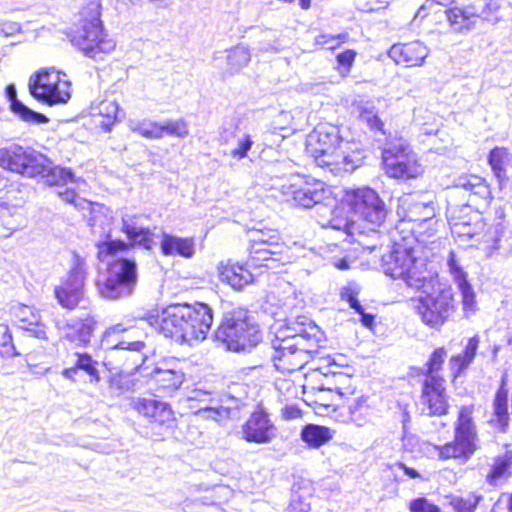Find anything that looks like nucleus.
Instances as JSON below:
<instances>
[{
    "instance_id": "nucleus-1",
    "label": "nucleus",
    "mask_w": 512,
    "mask_h": 512,
    "mask_svg": "<svg viewBox=\"0 0 512 512\" xmlns=\"http://www.w3.org/2000/svg\"><path fill=\"white\" fill-rule=\"evenodd\" d=\"M325 341L322 330L306 316L281 327L271 342L277 370L294 372L303 368Z\"/></svg>"
},
{
    "instance_id": "nucleus-2",
    "label": "nucleus",
    "mask_w": 512,
    "mask_h": 512,
    "mask_svg": "<svg viewBox=\"0 0 512 512\" xmlns=\"http://www.w3.org/2000/svg\"><path fill=\"white\" fill-rule=\"evenodd\" d=\"M149 323L167 338L193 345L206 338L213 323L212 309L204 303L173 304L160 314L150 315Z\"/></svg>"
},
{
    "instance_id": "nucleus-3",
    "label": "nucleus",
    "mask_w": 512,
    "mask_h": 512,
    "mask_svg": "<svg viewBox=\"0 0 512 512\" xmlns=\"http://www.w3.org/2000/svg\"><path fill=\"white\" fill-rule=\"evenodd\" d=\"M306 150L317 166L334 175L353 172L365 158L360 144L340 138L335 127H317L307 138Z\"/></svg>"
},
{
    "instance_id": "nucleus-4",
    "label": "nucleus",
    "mask_w": 512,
    "mask_h": 512,
    "mask_svg": "<svg viewBox=\"0 0 512 512\" xmlns=\"http://www.w3.org/2000/svg\"><path fill=\"white\" fill-rule=\"evenodd\" d=\"M0 167L30 178H40L49 186L76 183L70 168L57 165L42 153L18 144L0 148Z\"/></svg>"
},
{
    "instance_id": "nucleus-5",
    "label": "nucleus",
    "mask_w": 512,
    "mask_h": 512,
    "mask_svg": "<svg viewBox=\"0 0 512 512\" xmlns=\"http://www.w3.org/2000/svg\"><path fill=\"white\" fill-rule=\"evenodd\" d=\"M394 245L391 252L382 256V269L393 279H402L407 286L420 290L432 281L426 258L419 256L414 246V237L393 233Z\"/></svg>"
},
{
    "instance_id": "nucleus-6",
    "label": "nucleus",
    "mask_w": 512,
    "mask_h": 512,
    "mask_svg": "<svg viewBox=\"0 0 512 512\" xmlns=\"http://www.w3.org/2000/svg\"><path fill=\"white\" fill-rule=\"evenodd\" d=\"M100 261H108L107 276L97 281L102 297L116 300L130 296L137 284V265L134 260L114 258V254L127 248L124 241H107L97 244Z\"/></svg>"
},
{
    "instance_id": "nucleus-7",
    "label": "nucleus",
    "mask_w": 512,
    "mask_h": 512,
    "mask_svg": "<svg viewBox=\"0 0 512 512\" xmlns=\"http://www.w3.org/2000/svg\"><path fill=\"white\" fill-rule=\"evenodd\" d=\"M215 339L227 350L250 352L262 341V332L248 310L235 308L223 314Z\"/></svg>"
},
{
    "instance_id": "nucleus-8",
    "label": "nucleus",
    "mask_w": 512,
    "mask_h": 512,
    "mask_svg": "<svg viewBox=\"0 0 512 512\" xmlns=\"http://www.w3.org/2000/svg\"><path fill=\"white\" fill-rule=\"evenodd\" d=\"M456 209L450 207L447 211L448 222L451 233L456 240L467 246H476L483 250L486 256L490 257L500 248V241L503 236L501 224L490 226L487 229L479 214L472 217H460L456 215Z\"/></svg>"
},
{
    "instance_id": "nucleus-9",
    "label": "nucleus",
    "mask_w": 512,
    "mask_h": 512,
    "mask_svg": "<svg viewBox=\"0 0 512 512\" xmlns=\"http://www.w3.org/2000/svg\"><path fill=\"white\" fill-rule=\"evenodd\" d=\"M474 406L461 407L454 427V439L442 446L428 444V451L440 460H469L479 449V438L473 420Z\"/></svg>"
},
{
    "instance_id": "nucleus-10",
    "label": "nucleus",
    "mask_w": 512,
    "mask_h": 512,
    "mask_svg": "<svg viewBox=\"0 0 512 512\" xmlns=\"http://www.w3.org/2000/svg\"><path fill=\"white\" fill-rule=\"evenodd\" d=\"M382 160L388 176L396 179H415L423 173L417 154L403 138L389 141L382 151Z\"/></svg>"
},
{
    "instance_id": "nucleus-11",
    "label": "nucleus",
    "mask_w": 512,
    "mask_h": 512,
    "mask_svg": "<svg viewBox=\"0 0 512 512\" xmlns=\"http://www.w3.org/2000/svg\"><path fill=\"white\" fill-rule=\"evenodd\" d=\"M54 68L42 69L33 74L28 83L31 96L49 106L64 104L71 98L70 82Z\"/></svg>"
},
{
    "instance_id": "nucleus-12",
    "label": "nucleus",
    "mask_w": 512,
    "mask_h": 512,
    "mask_svg": "<svg viewBox=\"0 0 512 512\" xmlns=\"http://www.w3.org/2000/svg\"><path fill=\"white\" fill-rule=\"evenodd\" d=\"M411 303L413 311L421 322L434 330H439L455 311L451 290H441L437 294L412 298Z\"/></svg>"
},
{
    "instance_id": "nucleus-13",
    "label": "nucleus",
    "mask_w": 512,
    "mask_h": 512,
    "mask_svg": "<svg viewBox=\"0 0 512 512\" xmlns=\"http://www.w3.org/2000/svg\"><path fill=\"white\" fill-rule=\"evenodd\" d=\"M100 14L95 11L90 19L81 21L80 26L74 31L71 42L87 57L97 60L100 54L110 53L116 44L108 38L102 27Z\"/></svg>"
},
{
    "instance_id": "nucleus-14",
    "label": "nucleus",
    "mask_w": 512,
    "mask_h": 512,
    "mask_svg": "<svg viewBox=\"0 0 512 512\" xmlns=\"http://www.w3.org/2000/svg\"><path fill=\"white\" fill-rule=\"evenodd\" d=\"M347 201L350 209L371 225L373 235L378 236L377 229L384 224L388 215L386 205L378 193L369 187L357 188L347 194Z\"/></svg>"
},
{
    "instance_id": "nucleus-15",
    "label": "nucleus",
    "mask_w": 512,
    "mask_h": 512,
    "mask_svg": "<svg viewBox=\"0 0 512 512\" xmlns=\"http://www.w3.org/2000/svg\"><path fill=\"white\" fill-rule=\"evenodd\" d=\"M123 332L126 329L120 324L108 328L102 337V348L111 353H119L125 362L134 368H140L147 358L144 352L146 345L143 341L132 340L128 335L118 339V335Z\"/></svg>"
},
{
    "instance_id": "nucleus-16",
    "label": "nucleus",
    "mask_w": 512,
    "mask_h": 512,
    "mask_svg": "<svg viewBox=\"0 0 512 512\" xmlns=\"http://www.w3.org/2000/svg\"><path fill=\"white\" fill-rule=\"evenodd\" d=\"M86 264L78 255L74 256V265L67 279L54 289L58 303L65 309H75L84 298Z\"/></svg>"
},
{
    "instance_id": "nucleus-17",
    "label": "nucleus",
    "mask_w": 512,
    "mask_h": 512,
    "mask_svg": "<svg viewBox=\"0 0 512 512\" xmlns=\"http://www.w3.org/2000/svg\"><path fill=\"white\" fill-rule=\"evenodd\" d=\"M137 411L150 420L151 429L157 436L171 433L175 417L170 405L156 399H139L136 404Z\"/></svg>"
},
{
    "instance_id": "nucleus-18",
    "label": "nucleus",
    "mask_w": 512,
    "mask_h": 512,
    "mask_svg": "<svg viewBox=\"0 0 512 512\" xmlns=\"http://www.w3.org/2000/svg\"><path fill=\"white\" fill-rule=\"evenodd\" d=\"M397 215L400 217L395 227V234L399 236L405 231L406 226H417L435 217V208L432 203L415 201L411 195L399 199Z\"/></svg>"
},
{
    "instance_id": "nucleus-19",
    "label": "nucleus",
    "mask_w": 512,
    "mask_h": 512,
    "mask_svg": "<svg viewBox=\"0 0 512 512\" xmlns=\"http://www.w3.org/2000/svg\"><path fill=\"white\" fill-rule=\"evenodd\" d=\"M421 403L428 416H443L448 413L449 404L444 378H424Z\"/></svg>"
},
{
    "instance_id": "nucleus-20",
    "label": "nucleus",
    "mask_w": 512,
    "mask_h": 512,
    "mask_svg": "<svg viewBox=\"0 0 512 512\" xmlns=\"http://www.w3.org/2000/svg\"><path fill=\"white\" fill-rule=\"evenodd\" d=\"M243 439L247 442L266 444L276 437V427L262 409L254 411L242 426Z\"/></svg>"
},
{
    "instance_id": "nucleus-21",
    "label": "nucleus",
    "mask_w": 512,
    "mask_h": 512,
    "mask_svg": "<svg viewBox=\"0 0 512 512\" xmlns=\"http://www.w3.org/2000/svg\"><path fill=\"white\" fill-rule=\"evenodd\" d=\"M429 54V49L421 41L394 44L389 49V57L396 63L406 67L422 66Z\"/></svg>"
},
{
    "instance_id": "nucleus-22",
    "label": "nucleus",
    "mask_w": 512,
    "mask_h": 512,
    "mask_svg": "<svg viewBox=\"0 0 512 512\" xmlns=\"http://www.w3.org/2000/svg\"><path fill=\"white\" fill-rule=\"evenodd\" d=\"M184 382V372L181 369H164L156 367L150 377V383L155 391L162 396L172 395Z\"/></svg>"
},
{
    "instance_id": "nucleus-23",
    "label": "nucleus",
    "mask_w": 512,
    "mask_h": 512,
    "mask_svg": "<svg viewBox=\"0 0 512 512\" xmlns=\"http://www.w3.org/2000/svg\"><path fill=\"white\" fill-rule=\"evenodd\" d=\"M457 188H462L469 195L468 204L463 206L464 210L471 206H478L479 202L487 205L491 200V191L486 181L476 175L461 177L458 179Z\"/></svg>"
},
{
    "instance_id": "nucleus-24",
    "label": "nucleus",
    "mask_w": 512,
    "mask_h": 512,
    "mask_svg": "<svg viewBox=\"0 0 512 512\" xmlns=\"http://www.w3.org/2000/svg\"><path fill=\"white\" fill-rule=\"evenodd\" d=\"M449 271L456 282L462 295V303L465 311H474L476 307L474 291L467 281V274L456 260V255L450 251L447 258Z\"/></svg>"
},
{
    "instance_id": "nucleus-25",
    "label": "nucleus",
    "mask_w": 512,
    "mask_h": 512,
    "mask_svg": "<svg viewBox=\"0 0 512 512\" xmlns=\"http://www.w3.org/2000/svg\"><path fill=\"white\" fill-rule=\"evenodd\" d=\"M13 314L19 321V327L28 333V336L47 340L46 327L40 322V316L24 304L13 307Z\"/></svg>"
},
{
    "instance_id": "nucleus-26",
    "label": "nucleus",
    "mask_w": 512,
    "mask_h": 512,
    "mask_svg": "<svg viewBox=\"0 0 512 512\" xmlns=\"http://www.w3.org/2000/svg\"><path fill=\"white\" fill-rule=\"evenodd\" d=\"M446 18L453 31L463 33L475 28L478 14L473 6L453 7L445 11Z\"/></svg>"
},
{
    "instance_id": "nucleus-27",
    "label": "nucleus",
    "mask_w": 512,
    "mask_h": 512,
    "mask_svg": "<svg viewBox=\"0 0 512 512\" xmlns=\"http://www.w3.org/2000/svg\"><path fill=\"white\" fill-rule=\"evenodd\" d=\"M75 363L72 367L62 371V376L66 379L75 381L76 375L82 371L89 377V383L96 384L100 381L99 362L94 360L87 353H75Z\"/></svg>"
},
{
    "instance_id": "nucleus-28",
    "label": "nucleus",
    "mask_w": 512,
    "mask_h": 512,
    "mask_svg": "<svg viewBox=\"0 0 512 512\" xmlns=\"http://www.w3.org/2000/svg\"><path fill=\"white\" fill-rule=\"evenodd\" d=\"M324 183L315 181L305 183L292 191L294 201L304 208H311L321 203L327 197Z\"/></svg>"
},
{
    "instance_id": "nucleus-29",
    "label": "nucleus",
    "mask_w": 512,
    "mask_h": 512,
    "mask_svg": "<svg viewBox=\"0 0 512 512\" xmlns=\"http://www.w3.org/2000/svg\"><path fill=\"white\" fill-rule=\"evenodd\" d=\"M512 467V451L506 450L503 454L491 459L488 471L484 474L485 481L492 487H497L510 477Z\"/></svg>"
},
{
    "instance_id": "nucleus-30",
    "label": "nucleus",
    "mask_w": 512,
    "mask_h": 512,
    "mask_svg": "<svg viewBox=\"0 0 512 512\" xmlns=\"http://www.w3.org/2000/svg\"><path fill=\"white\" fill-rule=\"evenodd\" d=\"M219 278L221 282L228 284L237 291L253 282L252 273L239 264H227L219 267Z\"/></svg>"
},
{
    "instance_id": "nucleus-31",
    "label": "nucleus",
    "mask_w": 512,
    "mask_h": 512,
    "mask_svg": "<svg viewBox=\"0 0 512 512\" xmlns=\"http://www.w3.org/2000/svg\"><path fill=\"white\" fill-rule=\"evenodd\" d=\"M5 94L8 101L10 102L11 111L15 115H17L21 120L36 124L49 122L47 116L30 109L28 106H26L20 100L17 99V91L14 84L7 85L5 89Z\"/></svg>"
},
{
    "instance_id": "nucleus-32",
    "label": "nucleus",
    "mask_w": 512,
    "mask_h": 512,
    "mask_svg": "<svg viewBox=\"0 0 512 512\" xmlns=\"http://www.w3.org/2000/svg\"><path fill=\"white\" fill-rule=\"evenodd\" d=\"M161 252L165 256L179 255L184 258H191L195 253V243L192 238H182L163 233Z\"/></svg>"
},
{
    "instance_id": "nucleus-33",
    "label": "nucleus",
    "mask_w": 512,
    "mask_h": 512,
    "mask_svg": "<svg viewBox=\"0 0 512 512\" xmlns=\"http://www.w3.org/2000/svg\"><path fill=\"white\" fill-rule=\"evenodd\" d=\"M509 155L508 149L504 147H495L488 155V164L500 189L509 183V176L507 173Z\"/></svg>"
},
{
    "instance_id": "nucleus-34",
    "label": "nucleus",
    "mask_w": 512,
    "mask_h": 512,
    "mask_svg": "<svg viewBox=\"0 0 512 512\" xmlns=\"http://www.w3.org/2000/svg\"><path fill=\"white\" fill-rule=\"evenodd\" d=\"M285 248L273 249L268 246H259L250 244V257L248 265L252 267H266L274 269L275 262L281 261L282 253Z\"/></svg>"
},
{
    "instance_id": "nucleus-35",
    "label": "nucleus",
    "mask_w": 512,
    "mask_h": 512,
    "mask_svg": "<svg viewBox=\"0 0 512 512\" xmlns=\"http://www.w3.org/2000/svg\"><path fill=\"white\" fill-rule=\"evenodd\" d=\"M122 231L133 244L145 249H150L153 245L152 232L148 228L138 226L136 216L125 214L122 217Z\"/></svg>"
},
{
    "instance_id": "nucleus-36",
    "label": "nucleus",
    "mask_w": 512,
    "mask_h": 512,
    "mask_svg": "<svg viewBox=\"0 0 512 512\" xmlns=\"http://www.w3.org/2000/svg\"><path fill=\"white\" fill-rule=\"evenodd\" d=\"M335 430L317 424H307L302 428L301 439L311 448H320L333 439Z\"/></svg>"
},
{
    "instance_id": "nucleus-37",
    "label": "nucleus",
    "mask_w": 512,
    "mask_h": 512,
    "mask_svg": "<svg viewBox=\"0 0 512 512\" xmlns=\"http://www.w3.org/2000/svg\"><path fill=\"white\" fill-rule=\"evenodd\" d=\"M94 325L95 323L91 318L74 321L72 324L68 325L69 332L67 333V337L80 345H86L90 342Z\"/></svg>"
},
{
    "instance_id": "nucleus-38",
    "label": "nucleus",
    "mask_w": 512,
    "mask_h": 512,
    "mask_svg": "<svg viewBox=\"0 0 512 512\" xmlns=\"http://www.w3.org/2000/svg\"><path fill=\"white\" fill-rule=\"evenodd\" d=\"M437 220L431 218V221L421 222L417 226H411L410 231L406 236L413 235L414 237V246L417 247V252H420L423 244H426L433 238L436 234V226Z\"/></svg>"
},
{
    "instance_id": "nucleus-39",
    "label": "nucleus",
    "mask_w": 512,
    "mask_h": 512,
    "mask_svg": "<svg viewBox=\"0 0 512 512\" xmlns=\"http://www.w3.org/2000/svg\"><path fill=\"white\" fill-rule=\"evenodd\" d=\"M0 220L4 228L9 231L6 236L21 228L25 223L24 216L20 209L15 207L10 208L3 202H0Z\"/></svg>"
},
{
    "instance_id": "nucleus-40",
    "label": "nucleus",
    "mask_w": 512,
    "mask_h": 512,
    "mask_svg": "<svg viewBox=\"0 0 512 512\" xmlns=\"http://www.w3.org/2000/svg\"><path fill=\"white\" fill-rule=\"evenodd\" d=\"M119 106L115 101L105 100L94 108V116H100L103 120L99 121V125L105 130L110 131L112 125L118 118Z\"/></svg>"
},
{
    "instance_id": "nucleus-41",
    "label": "nucleus",
    "mask_w": 512,
    "mask_h": 512,
    "mask_svg": "<svg viewBox=\"0 0 512 512\" xmlns=\"http://www.w3.org/2000/svg\"><path fill=\"white\" fill-rule=\"evenodd\" d=\"M508 390L504 386V380L502 385L499 387L494 398V415L497 418V422L502 430L508 426L509 414H508Z\"/></svg>"
},
{
    "instance_id": "nucleus-42",
    "label": "nucleus",
    "mask_w": 512,
    "mask_h": 512,
    "mask_svg": "<svg viewBox=\"0 0 512 512\" xmlns=\"http://www.w3.org/2000/svg\"><path fill=\"white\" fill-rule=\"evenodd\" d=\"M227 64L230 73H237L251 60L249 49L243 45H237L227 51Z\"/></svg>"
},
{
    "instance_id": "nucleus-43",
    "label": "nucleus",
    "mask_w": 512,
    "mask_h": 512,
    "mask_svg": "<svg viewBox=\"0 0 512 512\" xmlns=\"http://www.w3.org/2000/svg\"><path fill=\"white\" fill-rule=\"evenodd\" d=\"M250 243L251 245L268 246L273 249L285 248L278 231L271 229L253 232Z\"/></svg>"
},
{
    "instance_id": "nucleus-44",
    "label": "nucleus",
    "mask_w": 512,
    "mask_h": 512,
    "mask_svg": "<svg viewBox=\"0 0 512 512\" xmlns=\"http://www.w3.org/2000/svg\"><path fill=\"white\" fill-rule=\"evenodd\" d=\"M129 128L131 131L148 139H161L160 123L144 119L142 121H130Z\"/></svg>"
},
{
    "instance_id": "nucleus-45",
    "label": "nucleus",
    "mask_w": 512,
    "mask_h": 512,
    "mask_svg": "<svg viewBox=\"0 0 512 512\" xmlns=\"http://www.w3.org/2000/svg\"><path fill=\"white\" fill-rule=\"evenodd\" d=\"M447 357V351L443 348H436L430 355L423 371L424 378H443L439 375L443 363Z\"/></svg>"
},
{
    "instance_id": "nucleus-46",
    "label": "nucleus",
    "mask_w": 512,
    "mask_h": 512,
    "mask_svg": "<svg viewBox=\"0 0 512 512\" xmlns=\"http://www.w3.org/2000/svg\"><path fill=\"white\" fill-rule=\"evenodd\" d=\"M132 380L123 374L111 375L108 379V394L111 397H120L133 390Z\"/></svg>"
},
{
    "instance_id": "nucleus-47",
    "label": "nucleus",
    "mask_w": 512,
    "mask_h": 512,
    "mask_svg": "<svg viewBox=\"0 0 512 512\" xmlns=\"http://www.w3.org/2000/svg\"><path fill=\"white\" fill-rule=\"evenodd\" d=\"M253 140L250 134L242 131L238 137H236L234 145H230L228 154L236 160H242L247 157L248 152L252 148Z\"/></svg>"
},
{
    "instance_id": "nucleus-48",
    "label": "nucleus",
    "mask_w": 512,
    "mask_h": 512,
    "mask_svg": "<svg viewBox=\"0 0 512 512\" xmlns=\"http://www.w3.org/2000/svg\"><path fill=\"white\" fill-rule=\"evenodd\" d=\"M14 344L9 327L0 324V356L3 358H14L19 356Z\"/></svg>"
},
{
    "instance_id": "nucleus-49",
    "label": "nucleus",
    "mask_w": 512,
    "mask_h": 512,
    "mask_svg": "<svg viewBox=\"0 0 512 512\" xmlns=\"http://www.w3.org/2000/svg\"><path fill=\"white\" fill-rule=\"evenodd\" d=\"M160 127L161 138L164 135L185 138L189 134L188 125L183 119L167 120L163 123H160Z\"/></svg>"
},
{
    "instance_id": "nucleus-50",
    "label": "nucleus",
    "mask_w": 512,
    "mask_h": 512,
    "mask_svg": "<svg viewBox=\"0 0 512 512\" xmlns=\"http://www.w3.org/2000/svg\"><path fill=\"white\" fill-rule=\"evenodd\" d=\"M500 8V0H485L482 9L477 13L478 19L480 18L495 25L502 20V17L499 15Z\"/></svg>"
},
{
    "instance_id": "nucleus-51",
    "label": "nucleus",
    "mask_w": 512,
    "mask_h": 512,
    "mask_svg": "<svg viewBox=\"0 0 512 512\" xmlns=\"http://www.w3.org/2000/svg\"><path fill=\"white\" fill-rule=\"evenodd\" d=\"M483 500L481 495L469 494L467 497H454L450 504L456 512H474L477 505Z\"/></svg>"
},
{
    "instance_id": "nucleus-52",
    "label": "nucleus",
    "mask_w": 512,
    "mask_h": 512,
    "mask_svg": "<svg viewBox=\"0 0 512 512\" xmlns=\"http://www.w3.org/2000/svg\"><path fill=\"white\" fill-rule=\"evenodd\" d=\"M242 130L235 123H228L220 128L218 141L221 145H234L236 137L240 135Z\"/></svg>"
},
{
    "instance_id": "nucleus-53",
    "label": "nucleus",
    "mask_w": 512,
    "mask_h": 512,
    "mask_svg": "<svg viewBox=\"0 0 512 512\" xmlns=\"http://www.w3.org/2000/svg\"><path fill=\"white\" fill-rule=\"evenodd\" d=\"M356 56L357 52L352 49H347L336 56L338 71L342 76H346L349 74Z\"/></svg>"
},
{
    "instance_id": "nucleus-54",
    "label": "nucleus",
    "mask_w": 512,
    "mask_h": 512,
    "mask_svg": "<svg viewBox=\"0 0 512 512\" xmlns=\"http://www.w3.org/2000/svg\"><path fill=\"white\" fill-rule=\"evenodd\" d=\"M348 39V34H338V35H328L321 34L316 37L315 41L317 45H320L326 49L333 50L340 45V43L345 42Z\"/></svg>"
},
{
    "instance_id": "nucleus-55",
    "label": "nucleus",
    "mask_w": 512,
    "mask_h": 512,
    "mask_svg": "<svg viewBox=\"0 0 512 512\" xmlns=\"http://www.w3.org/2000/svg\"><path fill=\"white\" fill-rule=\"evenodd\" d=\"M409 509L411 512H441L439 507L423 497L412 500L409 504Z\"/></svg>"
},
{
    "instance_id": "nucleus-56",
    "label": "nucleus",
    "mask_w": 512,
    "mask_h": 512,
    "mask_svg": "<svg viewBox=\"0 0 512 512\" xmlns=\"http://www.w3.org/2000/svg\"><path fill=\"white\" fill-rule=\"evenodd\" d=\"M333 378H335V380H336V383L334 385H328V386L321 385L318 389L320 392H323V391L335 392L337 394L338 398H342L343 396L346 395V392L338 384H341L349 379L344 374L336 373V372H333Z\"/></svg>"
},
{
    "instance_id": "nucleus-57",
    "label": "nucleus",
    "mask_w": 512,
    "mask_h": 512,
    "mask_svg": "<svg viewBox=\"0 0 512 512\" xmlns=\"http://www.w3.org/2000/svg\"><path fill=\"white\" fill-rule=\"evenodd\" d=\"M454 0H425V2L421 5V7L417 10L415 17L424 18L428 15L429 11L433 8L435 4L448 6L451 5Z\"/></svg>"
},
{
    "instance_id": "nucleus-58",
    "label": "nucleus",
    "mask_w": 512,
    "mask_h": 512,
    "mask_svg": "<svg viewBox=\"0 0 512 512\" xmlns=\"http://www.w3.org/2000/svg\"><path fill=\"white\" fill-rule=\"evenodd\" d=\"M198 414L200 416H202L203 418H206V419H213L215 421H220V419L223 416H227L228 408H223V407H220V408H210V407H207V408H204V409H200L198 411Z\"/></svg>"
},
{
    "instance_id": "nucleus-59",
    "label": "nucleus",
    "mask_w": 512,
    "mask_h": 512,
    "mask_svg": "<svg viewBox=\"0 0 512 512\" xmlns=\"http://www.w3.org/2000/svg\"><path fill=\"white\" fill-rule=\"evenodd\" d=\"M450 367L453 371L454 377H457L463 370H465L470 364V361H467L461 354L456 356H452L450 359Z\"/></svg>"
},
{
    "instance_id": "nucleus-60",
    "label": "nucleus",
    "mask_w": 512,
    "mask_h": 512,
    "mask_svg": "<svg viewBox=\"0 0 512 512\" xmlns=\"http://www.w3.org/2000/svg\"><path fill=\"white\" fill-rule=\"evenodd\" d=\"M310 510V503L300 496H293L288 507L289 512H310Z\"/></svg>"
},
{
    "instance_id": "nucleus-61",
    "label": "nucleus",
    "mask_w": 512,
    "mask_h": 512,
    "mask_svg": "<svg viewBox=\"0 0 512 512\" xmlns=\"http://www.w3.org/2000/svg\"><path fill=\"white\" fill-rule=\"evenodd\" d=\"M341 297L343 300H346L349 303V306L354 311L361 310V304L357 298V293L354 292L351 288H344L341 292Z\"/></svg>"
},
{
    "instance_id": "nucleus-62",
    "label": "nucleus",
    "mask_w": 512,
    "mask_h": 512,
    "mask_svg": "<svg viewBox=\"0 0 512 512\" xmlns=\"http://www.w3.org/2000/svg\"><path fill=\"white\" fill-rule=\"evenodd\" d=\"M478 346H479V337L478 336L471 337L468 340V343L465 347L464 353L461 354L462 357H464L465 359H467V361H470L472 363L476 356Z\"/></svg>"
},
{
    "instance_id": "nucleus-63",
    "label": "nucleus",
    "mask_w": 512,
    "mask_h": 512,
    "mask_svg": "<svg viewBox=\"0 0 512 512\" xmlns=\"http://www.w3.org/2000/svg\"><path fill=\"white\" fill-rule=\"evenodd\" d=\"M365 403H366V398L360 397V398L354 400V402L349 405V412L351 415V419H352V421L356 422L358 425H361V423L359 422L357 413L358 412L361 413L363 409H365V410L367 409V406L365 405Z\"/></svg>"
},
{
    "instance_id": "nucleus-64",
    "label": "nucleus",
    "mask_w": 512,
    "mask_h": 512,
    "mask_svg": "<svg viewBox=\"0 0 512 512\" xmlns=\"http://www.w3.org/2000/svg\"><path fill=\"white\" fill-rule=\"evenodd\" d=\"M355 312L361 316L360 321L363 324V326H365L367 328H371L373 326L374 321H375V316L373 314L366 313L363 306H361L360 311H355Z\"/></svg>"
}]
</instances>
